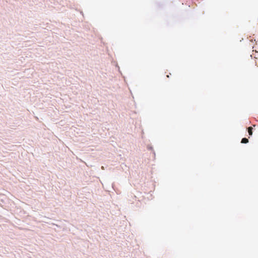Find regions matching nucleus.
<instances>
[{"instance_id": "obj_2", "label": "nucleus", "mask_w": 258, "mask_h": 258, "mask_svg": "<svg viewBox=\"0 0 258 258\" xmlns=\"http://www.w3.org/2000/svg\"><path fill=\"white\" fill-rule=\"evenodd\" d=\"M248 142V140L247 138H243L241 140V143L243 144H246Z\"/></svg>"}, {"instance_id": "obj_1", "label": "nucleus", "mask_w": 258, "mask_h": 258, "mask_svg": "<svg viewBox=\"0 0 258 258\" xmlns=\"http://www.w3.org/2000/svg\"><path fill=\"white\" fill-rule=\"evenodd\" d=\"M247 130H248V134L250 135V136H251L252 135V127L250 126V127H248L247 128Z\"/></svg>"}]
</instances>
